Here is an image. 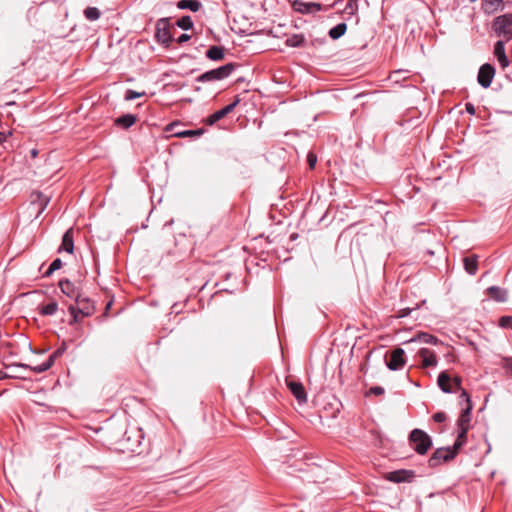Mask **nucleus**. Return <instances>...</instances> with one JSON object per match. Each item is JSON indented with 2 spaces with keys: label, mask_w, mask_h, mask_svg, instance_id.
<instances>
[{
  "label": "nucleus",
  "mask_w": 512,
  "mask_h": 512,
  "mask_svg": "<svg viewBox=\"0 0 512 512\" xmlns=\"http://www.w3.org/2000/svg\"><path fill=\"white\" fill-rule=\"evenodd\" d=\"M460 399L466 403V406L472 405L471 398L468 392L464 389H461Z\"/></svg>",
  "instance_id": "41"
},
{
  "label": "nucleus",
  "mask_w": 512,
  "mask_h": 512,
  "mask_svg": "<svg viewBox=\"0 0 512 512\" xmlns=\"http://www.w3.org/2000/svg\"><path fill=\"white\" fill-rule=\"evenodd\" d=\"M409 442L413 449L420 455H424L432 446L431 437L421 429H414L409 434Z\"/></svg>",
  "instance_id": "2"
},
{
  "label": "nucleus",
  "mask_w": 512,
  "mask_h": 512,
  "mask_svg": "<svg viewBox=\"0 0 512 512\" xmlns=\"http://www.w3.org/2000/svg\"><path fill=\"white\" fill-rule=\"evenodd\" d=\"M345 11L349 15H355L358 12V0H348Z\"/></svg>",
  "instance_id": "36"
},
{
  "label": "nucleus",
  "mask_w": 512,
  "mask_h": 512,
  "mask_svg": "<svg viewBox=\"0 0 512 512\" xmlns=\"http://www.w3.org/2000/svg\"><path fill=\"white\" fill-rule=\"evenodd\" d=\"M465 109H466V112L470 115H475V113H476V108L472 103H466Z\"/></svg>",
  "instance_id": "46"
},
{
  "label": "nucleus",
  "mask_w": 512,
  "mask_h": 512,
  "mask_svg": "<svg viewBox=\"0 0 512 512\" xmlns=\"http://www.w3.org/2000/svg\"><path fill=\"white\" fill-rule=\"evenodd\" d=\"M318 161V156L315 152L310 151L307 155V163L310 169H314Z\"/></svg>",
  "instance_id": "39"
},
{
  "label": "nucleus",
  "mask_w": 512,
  "mask_h": 512,
  "mask_svg": "<svg viewBox=\"0 0 512 512\" xmlns=\"http://www.w3.org/2000/svg\"><path fill=\"white\" fill-rule=\"evenodd\" d=\"M437 384L444 393H452L451 377L446 371L438 375Z\"/></svg>",
  "instance_id": "20"
},
{
  "label": "nucleus",
  "mask_w": 512,
  "mask_h": 512,
  "mask_svg": "<svg viewBox=\"0 0 512 512\" xmlns=\"http://www.w3.org/2000/svg\"><path fill=\"white\" fill-rule=\"evenodd\" d=\"M62 352L63 351L61 349H57L52 354H50L48 359L46 361H44L43 363L36 365V366H27V367L30 368L35 373L45 372L52 367V365L55 362V359L58 358L60 355H62Z\"/></svg>",
  "instance_id": "15"
},
{
  "label": "nucleus",
  "mask_w": 512,
  "mask_h": 512,
  "mask_svg": "<svg viewBox=\"0 0 512 512\" xmlns=\"http://www.w3.org/2000/svg\"><path fill=\"white\" fill-rule=\"evenodd\" d=\"M418 356L421 358L422 366L425 368L435 367L437 365L436 354L428 348H421L418 351Z\"/></svg>",
  "instance_id": "16"
},
{
  "label": "nucleus",
  "mask_w": 512,
  "mask_h": 512,
  "mask_svg": "<svg viewBox=\"0 0 512 512\" xmlns=\"http://www.w3.org/2000/svg\"><path fill=\"white\" fill-rule=\"evenodd\" d=\"M504 368L507 369L512 375V357L504 358Z\"/></svg>",
  "instance_id": "45"
},
{
  "label": "nucleus",
  "mask_w": 512,
  "mask_h": 512,
  "mask_svg": "<svg viewBox=\"0 0 512 512\" xmlns=\"http://www.w3.org/2000/svg\"><path fill=\"white\" fill-rule=\"evenodd\" d=\"M495 72V68L492 64L485 63L481 65L477 75L478 84L484 89L489 88L495 76Z\"/></svg>",
  "instance_id": "8"
},
{
  "label": "nucleus",
  "mask_w": 512,
  "mask_h": 512,
  "mask_svg": "<svg viewBox=\"0 0 512 512\" xmlns=\"http://www.w3.org/2000/svg\"><path fill=\"white\" fill-rule=\"evenodd\" d=\"M494 55L498 59L499 57L505 56V47H504V41L499 40L495 43L494 46Z\"/></svg>",
  "instance_id": "37"
},
{
  "label": "nucleus",
  "mask_w": 512,
  "mask_h": 512,
  "mask_svg": "<svg viewBox=\"0 0 512 512\" xmlns=\"http://www.w3.org/2000/svg\"><path fill=\"white\" fill-rule=\"evenodd\" d=\"M492 28L496 35L508 41L512 39V14H504L496 17Z\"/></svg>",
  "instance_id": "4"
},
{
  "label": "nucleus",
  "mask_w": 512,
  "mask_h": 512,
  "mask_svg": "<svg viewBox=\"0 0 512 512\" xmlns=\"http://www.w3.org/2000/svg\"><path fill=\"white\" fill-rule=\"evenodd\" d=\"M239 103H240V98H239V96H236L234 101L231 104H229V105L223 107L222 109H220V110L214 112L213 114H211L207 118L206 123L208 125L215 124L216 122H218L219 120H221L222 118H224L225 116L230 114Z\"/></svg>",
  "instance_id": "10"
},
{
  "label": "nucleus",
  "mask_w": 512,
  "mask_h": 512,
  "mask_svg": "<svg viewBox=\"0 0 512 512\" xmlns=\"http://www.w3.org/2000/svg\"><path fill=\"white\" fill-rule=\"evenodd\" d=\"M386 365L392 371L401 369L405 365L404 350L400 347H397L394 350H392L390 359L386 361Z\"/></svg>",
  "instance_id": "9"
},
{
  "label": "nucleus",
  "mask_w": 512,
  "mask_h": 512,
  "mask_svg": "<svg viewBox=\"0 0 512 512\" xmlns=\"http://www.w3.org/2000/svg\"><path fill=\"white\" fill-rule=\"evenodd\" d=\"M190 35L188 34H181L178 39H177V43L178 44H182L184 42H187L188 40H190Z\"/></svg>",
  "instance_id": "48"
},
{
  "label": "nucleus",
  "mask_w": 512,
  "mask_h": 512,
  "mask_svg": "<svg viewBox=\"0 0 512 512\" xmlns=\"http://www.w3.org/2000/svg\"><path fill=\"white\" fill-rule=\"evenodd\" d=\"M68 311L72 316L70 324H75L83 317H89L95 312L94 302L82 294L75 300V305H70Z\"/></svg>",
  "instance_id": "1"
},
{
  "label": "nucleus",
  "mask_w": 512,
  "mask_h": 512,
  "mask_svg": "<svg viewBox=\"0 0 512 512\" xmlns=\"http://www.w3.org/2000/svg\"><path fill=\"white\" fill-rule=\"evenodd\" d=\"M487 292L497 302H505L507 300V291L498 286L489 287Z\"/></svg>",
  "instance_id": "23"
},
{
  "label": "nucleus",
  "mask_w": 512,
  "mask_h": 512,
  "mask_svg": "<svg viewBox=\"0 0 512 512\" xmlns=\"http://www.w3.org/2000/svg\"><path fill=\"white\" fill-rule=\"evenodd\" d=\"M385 392L384 388L381 387V386H373L369 389V392L370 394H373V395H376V396H379V395H383Z\"/></svg>",
  "instance_id": "42"
},
{
  "label": "nucleus",
  "mask_w": 512,
  "mask_h": 512,
  "mask_svg": "<svg viewBox=\"0 0 512 512\" xmlns=\"http://www.w3.org/2000/svg\"><path fill=\"white\" fill-rule=\"evenodd\" d=\"M143 94L144 93H138V92H135L133 90H127L126 94H125V99L126 100H133V99L141 97Z\"/></svg>",
  "instance_id": "40"
},
{
  "label": "nucleus",
  "mask_w": 512,
  "mask_h": 512,
  "mask_svg": "<svg viewBox=\"0 0 512 512\" xmlns=\"http://www.w3.org/2000/svg\"><path fill=\"white\" fill-rule=\"evenodd\" d=\"M31 197L33 198V202H37L39 205V213L43 212L44 209L47 207L50 198L43 193L36 191L33 192Z\"/></svg>",
  "instance_id": "28"
},
{
  "label": "nucleus",
  "mask_w": 512,
  "mask_h": 512,
  "mask_svg": "<svg viewBox=\"0 0 512 512\" xmlns=\"http://www.w3.org/2000/svg\"><path fill=\"white\" fill-rule=\"evenodd\" d=\"M62 267V261L59 258H56L53 260V262L50 264L47 271L43 274L44 277H49L52 275V273Z\"/></svg>",
  "instance_id": "35"
},
{
  "label": "nucleus",
  "mask_w": 512,
  "mask_h": 512,
  "mask_svg": "<svg viewBox=\"0 0 512 512\" xmlns=\"http://www.w3.org/2000/svg\"><path fill=\"white\" fill-rule=\"evenodd\" d=\"M467 432L466 428L458 429V435L455 440L454 445L452 446L453 449L458 453L459 449L466 443L467 441Z\"/></svg>",
  "instance_id": "29"
},
{
  "label": "nucleus",
  "mask_w": 512,
  "mask_h": 512,
  "mask_svg": "<svg viewBox=\"0 0 512 512\" xmlns=\"http://www.w3.org/2000/svg\"><path fill=\"white\" fill-rule=\"evenodd\" d=\"M155 38L156 40L168 47L172 42L171 26L169 18H161L156 22L155 27Z\"/></svg>",
  "instance_id": "6"
},
{
  "label": "nucleus",
  "mask_w": 512,
  "mask_h": 512,
  "mask_svg": "<svg viewBox=\"0 0 512 512\" xmlns=\"http://www.w3.org/2000/svg\"><path fill=\"white\" fill-rule=\"evenodd\" d=\"M236 64L228 63L216 69L207 71L196 78L197 82H213L223 80L231 75L235 70Z\"/></svg>",
  "instance_id": "3"
},
{
  "label": "nucleus",
  "mask_w": 512,
  "mask_h": 512,
  "mask_svg": "<svg viewBox=\"0 0 512 512\" xmlns=\"http://www.w3.org/2000/svg\"><path fill=\"white\" fill-rule=\"evenodd\" d=\"M286 385H287L288 389L290 390V392L293 394V396L296 398L298 403L302 404V403L306 402V400H307L306 392H305L304 386L302 385L301 382L287 378Z\"/></svg>",
  "instance_id": "11"
},
{
  "label": "nucleus",
  "mask_w": 512,
  "mask_h": 512,
  "mask_svg": "<svg viewBox=\"0 0 512 512\" xmlns=\"http://www.w3.org/2000/svg\"><path fill=\"white\" fill-rule=\"evenodd\" d=\"M182 125L180 121H173L167 124L164 128V131L170 133L169 137H177V138H193L199 137L204 133V129H196V130H181L178 127Z\"/></svg>",
  "instance_id": "5"
},
{
  "label": "nucleus",
  "mask_w": 512,
  "mask_h": 512,
  "mask_svg": "<svg viewBox=\"0 0 512 512\" xmlns=\"http://www.w3.org/2000/svg\"><path fill=\"white\" fill-rule=\"evenodd\" d=\"M457 452L452 447H442L434 451L428 460L430 467H437L443 462L451 461L455 458Z\"/></svg>",
  "instance_id": "7"
},
{
  "label": "nucleus",
  "mask_w": 512,
  "mask_h": 512,
  "mask_svg": "<svg viewBox=\"0 0 512 512\" xmlns=\"http://www.w3.org/2000/svg\"><path fill=\"white\" fill-rule=\"evenodd\" d=\"M7 139V135L3 132H0V145L4 143Z\"/></svg>",
  "instance_id": "50"
},
{
  "label": "nucleus",
  "mask_w": 512,
  "mask_h": 512,
  "mask_svg": "<svg viewBox=\"0 0 512 512\" xmlns=\"http://www.w3.org/2000/svg\"><path fill=\"white\" fill-rule=\"evenodd\" d=\"M415 477V472L412 470H396L389 472L387 479L394 483L411 482Z\"/></svg>",
  "instance_id": "12"
},
{
  "label": "nucleus",
  "mask_w": 512,
  "mask_h": 512,
  "mask_svg": "<svg viewBox=\"0 0 512 512\" xmlns=\"http://www.w3.org/2000/svg\"><path fill=\"white\" fill-rule=\"evenodd\" d=\"M451 381H453V383H454V385H455L457 390H461L462 389L461 388V383H462L461 377L456 376L453 379H451Z\"/></svg>",
  "instance_id": "47"
},
{
  "label": "nucleus",
  "mask_w": 512,
  "mask_h": 512,
  "mask_svg": "<svg viewBox=\"0 0 512 512\" xmlns=\"http://www.w3.org/2000/svg\"><path fill=\"white\" fill-rule=\"evenodd\" d=\"M483 9L485 13H493L502 6V0H483Z\"/></svg>",
  "instance_id": "30"
},
{
  "label": "nucleus",
  "mask_w": 512,
  "mask_h": 512,
  "mask_svg": "<svg viewBox=\"0 0 512 512\" xmlns=\"http://www.w3.org/2000/svg\"><path fill=\"white\" fill-rule=\"evenodd\" d=\"M497 60H498V62H499V64H500L501 68H503V69H505L506 67H508V65H509V63H510V62H509V59H508V57H507L506 55H505V56H502V57H499Z\"/></svg>",
  "instance_id": "44"
},
{
  "label": "nucleus",
  "mask_w": 512,
  "mask_h": 512,
  "mask_svg": "<svg viewBox=\"0 0 512 512\" xmlns=\"http://www.w3.org/2000/svg\"><path fill=\"white\" fill-rule=\"evenodd\" d=\"M292 7L295 11L303 14L316 13L320 11V3L316 2H304L301 0H295L292 3Z\"/></svg>",
  "instance_id": "13"
},
{
  "label": "nucleus",
  "mask_w": 512,
  "mask_h": 512,
  "mask_svg": "<svg viewBox=\"0 0 512 512\" xmlns=\"http://www.w3.org/2000/svg\"><path fill=\"white\" fill-rule=\"evenodd\" d=\"M58 285L61 292L71 299L76 300L81 295L78 287L68 279L60 280Z\"/></svg>",
  "instance_id": "14"
},
{
  "label": "nucleus",
  "mask_w": 512,
  "mask_h": 512,
  "mask_svg": "<svg viewBox=\"0 0 512 512\" xmlns=\"http://www.w3.org/2000/svg\"><path fill=\"white\" fill-rule=\"evenodd\" d=\"M465 271L470 275H475L478 269V257L476 255L468 256L463 259Z\"/></svg>",
  "instance_id": "24"
},
{
  "label": "nucleus",
  "mask_w": 512,
  "mask_h": 512,
  "mask_svg": "<svg viewBox=\"0 0 512 512\" xmlns=\"http://www.w3.org/2000/svg\"><path fill=\"white\" fill-rule=\"evenodd\" d=\"M410 341L411 342H420V343H424V344H432V345H438L439 343H441L437 337H435L432 334L426 333V332L418 333Z\"/></svg>",
  "instance_id": "21"
},
{
  "label": "nucleus",
  "mask_w": 512,
  "mask_h": 512,
  "mask_svg": "<svg viewBox=\"0 0 512 512\" xmlns=\"http://www.w3.org/2000/svg\"><path fill=\"white\" fill-rule=\"evenodd\" d=\"M224 56H225V48L222 46L214 45V46H211L206 51V57L213 61H220L224 58Z\"/></svg>",
  "instance_id": "22"
},
{
  "label": "nucleus",
  "mask_w": 512,
  "mask_h": 512,
  "mask_svg": "<svg viewBox=\"0 0 512 512\" xmlns=\"http://www.w3.org/2000/svg\"><path fill=\"white\" fill-rule=\"evenodd\" d=\"M39 313L42 316H52L58 310V303L54 300L48 302L47 304H42L38 307Z\"/></svg>",
  "instance_id": "25"
},
{
  "label": "nucleus",
  "mask_w": 512,
  "mask_h": 512,
  "mask_svg": "<svg viewBox=\"0 0 512 512\" xmlns=\"http://www.w3.org/2000/svg\"><path fill=\"white\" fill-rule=\"evenodd\" d=\"M410 312H411L410 309H403V310L400 311L399 317L400 318L406 317Z\"/></svg>",
  "instance_id": "49"
},
{
  "label": "nucleus",
  "mask_w": 512,
  "mask_h": 512,
  "mask_svg": "<svg viewBox=\"0 0 512 512\" xmlns=\"http://www.w3.org/2000/svg\"><path fill=\"white\" fill-rule=\"evenodd\" d=\"M62 251L70 254H72L74 251V231L72 228L68 229L62 237V243L58 249V252L60 253Z\"/></svg>",
  "instance_id": "17"
},
{
  "label": "nucleus",
  "mask_w": 512,
  "mask_h": 512,
  "mask_svg": "<svg viewBox=\"0 0 512 512\" xmlns=\"http://www.w3.org/2000/svg\"><path fill=\"white\" fill-rule=\"evenodd\" d=\"M346 31H347V24L345 22H341V23L337 24L336 26H334L333 28H331L328 31V35L331 39L337 40L340 37H342L346 33Z\"/></svg>",
  "instance_id": "27"
},
{
  "label": "nucleus",
  "mask_w": 512,
  "mask_h": 512,
  "mask_svg": "<svg viewBox=\"0 0 512 512\" xmlns=\"http://www.w3.org/2000/svg\"><path fill=\"white\" fill-rule=\"evenodd\" d=\"M176 24L183 30H190L193 28L192 18L188 15L182 16L180 19H178Z\"/></svg>",
  "instance_id": "32"
},
{
  "label": "nucleus",
  "mask_w": 512,
  "mask_h": 512,
  "mask_svg": "<svg viewBox=\"0 0 512 512\" xmlns=\"http://www.w3.org/2000/svg\"><path fill=\"white\" fill-rule=\"evenodd\" d=\"M447 416L444 412H437L433 415V420L437 423H442L446 421Z\"/></svg>",
  "instance_id": "43"
},
{
  "label": "nucleus",
  "mask_w": 512,
  "mask_h": 512,
  "mask_svg": "<svg viewBox=\"0 0 512 512\" xmlns=\"http://www.w3.org/2000/svg\"><path fill=\"white\" fill-rule=\"evenodd\" d=\"M476 1H477V0H469V2H471V3H474V2H476Z\"/></svg>",
  "instance_id": "54"
},
{
  "label": "nucleus",
  "mask_w": 512,
  "mask_h": 512,
  "mask_svg": "<svg viewBox=\"0 0 512 512\" xmlns=\"http://www.w3.org/2000/svg\"><path fill=\"white\" fill-rule=\"evenodd\" d=\"M85 18L89 21H96L100 18L101 12L96 7H87L84 10Z\"/></svg>",
  "instance_id": "31"
},
{
  "label": "nucleus",
  "mask_w": 512,
  "mask_h": 512,
  "mask_svg": "<svg viewBox=\"0 0 512 512\" xmlns=\"http://www.w3.org/2000/svg\"><path fill=\"white\" fill-rule=\"evenodd\" d=\"M36 154H37V151H36V150H33V151H32V155H33V156H36Z\"/></svg>",
  "instance_id": "53"
},
{
  "label": "nucleus",
  "mask_w": 512,
  "mask_h": 512,
  "mask_svg": "<svg viewBox=\"0 0 512 512\" xmlns=\"http://www.w3.org/2000/svg\"><path fill=\"white\" fill-rule=\"evenodd\" d=\"M334 402H328L327 406H324V410L328 411V408L331 409V412L328 413V416L334 418L336 416V413L339 412L341 403L333 397Z\"/></svg>",
  "instance_id": "33"
},
{
  "label": "nucleus",
  "mask_w": 512,
  "mask_h": 512,
  "mask_svg": "<svg viewBox=\"0 0 512 512\" xmlns=\"http://www.w3.org/2000/svg\"><path fill=\"white\" fill-rule=\"evenodd\" d=\"M303 40L304 38L302 35H293L286 39V45L290 47H298L303 43Z\"/></svg>",
  "instance_id": "34"
},
{
  "label": "nucleus",
  "mask_w": 512,
  "mask_h": 512,
  "mask_svg": "<svg viewBox=\"0 0 512 512\" xmlns=\"http://www.w3.org/2000/svg\"><path fill=\"white\" fill-rule=\"evenodd\" d=\"M340 1H341V0H335L333 3H331V4H327V6H328V7H332V6L336 5V4H338Z\"/></svg>",
  "instance_id": "52"
},
{
  "label": "nucleus",
  "mask_w": 512,
  "mask_h": 512,
  "mask_svg": "<svg viewBox=\"0 0 512 512\" xmlns=\"http://www.w3.org/2000/svg\"><path fill=\"white\" fill-rule=\"evenodd\" d=\"M499 327L504 329H511L512 328V316H502L499 319Z\"/></svg>",
  "instance_id": "38"
},
{
  "label": "nucleus",
  "mask_w": 512,
  "mask_h": 512,
  "mask_svg": "<svg viewBox=\"0 0 512 512\" xmlns=\"http://www.w3.org/2000/svg\"><path fill=\"white\" fill-rule=\"evenodd\" d=\"M111 305H112V301H109V302L106 304L104 316H106V315H107V311L110 309Z\"/></svg>",
  "instance_id": "51"
},
{
  "label": "nucleus",
  "mask_w": 512,
  "mask_h": 512,
  "mask_svg": "<svg viewBox=\"0 0 512 512\" xmlns=\"http://www.w3.org/2000/svg\"><path fill=\"white\" fill-rule=\"evenodd\" d=\"M472 408H473V406L469 405V406H466L462 410V412H461V414H460V416H459V418L457 420V427H458V429H461V428H466V430L469 429L470 419H471L470 416H471Z\"/></svg>",
  "instance_id": "19"
},
{
  "label": "nucleus",
  "mask_w": 512,
  "mask_h": 512,
  "mask_svg": "<svg viewBox=\"0 0 512 512\" xmlns=\"http://www.w3.org/2000/svg\"><path fill=\"white\" fill-rule=\"evenodd\" d=\"M201 6V2L198 0H180L177 2V7L179 9H189L192 12H197Z\"/></svg>",
  "instance_id": "26"
},
{
  "label": "nucleus",
  "mask_w": 512,
  "mask_h": 512,
  "mask_svg": "<svg viewBox=\"0 0 512 512\" xmlns=\"http://www.w3.org/2000/svg\"><path fill=\"white\" fill-rule=\"evenodd\" d=\"M137 121V116L134 114H124L114 120V124L123 129H128Z\"/></svg>",
  "instance_id": "18"
}]
</instances>
